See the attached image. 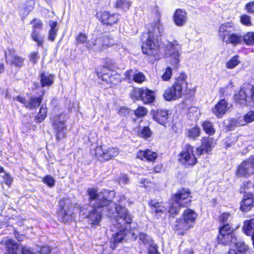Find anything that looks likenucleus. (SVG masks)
I'll list each match as a JSON object with an SVG mask.
<instances>
[{"mask_svg": "<svg viewBox=\"0 0 254 254\" xmlns=\"http://www.w3.org/2000/svg\"><path fill=\"white\" fill-rule=\"evenodd\" d=\"M7 52L10 56L11 60L9 62L7 61L8 56L7 53H5V57L7 63H9L10 65L14 66L17 68H21L24 64L25 59L22 56L15 55V50L13 48H8Z\"/></svg>", "mask_w": 254, "mask_h": 254, "instance_id": "22", "label": "nucleus"}, {"mask_svg": "<svg viewBox=\"0 0 254 254\" xmlns=\"http://www.w3.org/2000/svg\"><path fill=\"white\" fill-rule=\"evenodd\" d=\"M130 109L126 107H121L118 111V114L122 117H127L129 113Z\"/></svg>", "mask_w": 254, "mask_h": 254, "instance_id": "55", "label": "nucleus"}, {"mask_svg": "<svg viewBox=\"0 0 254 254\" xmlns=\"http://www.w3.org/2000/svg\"><path fill=\"white\" fill-rule=\"evenodd\" d=\"M87 35L84 33L79 32L75 37V44L76 46L83 45L87 42Z\"/></svg>", "mask_w": 254, "mask_h": 254, "instance_id": "42", "label": "nucleus"}, {"mask_svg": "<svg viewBox=\"0 0 254 254\" xmlns=\"http://www.w3.org/2000/svg\"><path fill=\"white\" fill-rule=\"evenodd\" d=\"M179 45L176 40H174L173 42H169L166 46V51H167L170 56L175 50H178L176 47Z\"/></svg>", "mask_w": 254, "mask_h": 254, "instance_id": "46", "label": "nucleus"}, {"mask_svg": "<svg viewBox=\"0 0 254 254\" xmlns=\"http://www.w3.org/2000/svg\"><path fill=\"white\" fill-rule=\"evenodd\" d=\"M171 200L183 208L189 207L192 202L191 191L189 188H181L172 195Z\"/></svg>", "mask_w": 254, "mask_h": 254, "instance_id": "13", "label": "nucleus"}, {"mask_svg": "<svg viewBox=\"0 0 254 254\" xmlns=\"http://www.w3.org/2000/svg\"><path fill=\"white\" fill-rule=\"evenodd\" d=\"M235 244V249H234L237 253L239 254H246V252L249 250V247L248 245L243 242H235L233 243Z\"/></svg>", "mask_w": 254, "mask_h": 254, "instance_id": "39", "label": "nucleus"}, {"mask_svg": "<svg viewBox=\"0 0 254 254\" xmlns=\"http://www.w3.org/2000/svg\"><path fill=\"white\" fill-rule=\"evenodd\" d=\"M47 114L48 108L46 105H42L40 107L38 113L34 117L35 121L37 123H42L47 118Z\"/></svg>", "mask_w": 254, "mask_h": 254, "instance_id": "32", "label": "nucleus"}, {"mask_svg": "<svg viewBox=\"0 0 254 254\" xmlns=\"http://www.w3.org/2000/svg\"><path fill=\"white\" fill-rule=\"evenodd\" d=\"M194 146L191 144H186L178 155L179 162L188 167H192L196 165L198 163V159L194 154Z\"/></svg>", "mask_w": 254, "mask_h": 254, "instance_id": "12", "label": "nucleus"}, {"mask_svg": "<svg viewBox=\"0 0 254 254\" xmlns=\"http://www.w3.org/2000/svg\"><path fill=\"white\" fill-rule=\"evenodd\" d=\"M228 101L224 98L220 99L211 111L218 118H221L229 109Z\"/></svg>", "mask_w": 254, "mask_h": 254, "instance_id": "23", "label": "nucleus"}, {"mask_svg": "<svg viewBox=\"0 0 254 254\" xmlns=\"http://www.w3.org/2000/svg\"><path fill=\"white\" fill-rule=\"evenodd\" d=\"M58 220L64 224L69 223L72 221L73 210L57 211Z\"/></svg>", "mask_w": 254, "mask_h": 254, "instance_id": "26", "label": "nucleus"}, {"mask_svg": "<svg viewBox=\"0 0 254 254\" xmlns=\"http://www.w3.org/2000/svg\"><path fill=\"white\" fill-rule=\"evenodd\" d=\"M172 75V68L170 66H168L165 68V71L161 75V77L163 81H168L171 79Z\"/></svg>", "mask_w": 254, "mask_h": 254, "instance_id": "44", "label": "nucleus"}, {"mask_svg": "<svg viewBox=\"0 0 254 254\" xmlns=\"http://www.w3.org/2000/svg\"><path fill=\"white\" fill-rule=\"evenodd\" d=\"M63 113L54 116L52 119V127L54 129L56 139L57 142L66 136V125L65 120H61V117Z\"/></svg>", "mask_w": 254, "mask_h": 254, "instance_id": "16", "label": "nucleus"}, {"mask_svg": "<svg viewBox=\"0 0 254 254\" xmlns=\"http://www.w3.org/2000/svg\"><path fill=\"white\" fill-rule=\"evenodd\" d=\"M254 207V193L253 192H245L240 202V210L243 212L250 211Z\"/></svg>", "mask_w": 254, "mask_h": 254, "instance_id": "21", "label": "nucleus"}, {"mask_svg": "<svg viewBox=\"0 0 254 254\" xmlns=\"http://www.w3.org/2000/svg\"><path fill=\"white\" fill-rule=\"evenodd\" d=\"M54 75L49 74L46 75L45 72H42L40 74V85L42 87L50 86L54 82Z\"/></svg>", "mask_w": 254, "mask_h": 254, "instance_id": "30", "label": "nucleus"}, {"mask_svg": "<svg viewBox=\"0 0 254 254\" xmlns=\"http://www.w3.org/2000/svg\"><path fill=\"white\" fill-rule=\"evenodd\" d=\"M158 157L157 153L149 149L139 150L136 155V158L141 161L154 163Z\"/></svg>", "mask_w": 254, "mask_h": 254, "instance_id": "24", "label": "nucleus"}, {"mask_svg": "<svg viewBox=\"0 0 254 254\" xmlns=\"http://www.w3.org/2000/svg\"><path fill=\"white\" fill-rule=\"evenodd\" d=\"M150 115L154 121L162 126H165L169 122L171 113L167 109L157 108L151 110Z\"/></svg>", "mask_w": 254, "mask_h": 254, "instance_id": "17", "label": "nucleus"}, {"mask_svg": "<svg viewBox=\"0 0 254 254\" xmlns=\"http://www.w3.org/2000/svg\"><path fill=\"white\" fill-rule=\"evenodd\" d=\"M173 18L174 23L177 26H182L187 21V13L185 9H177L174 13Z\"/></svg>", "mask_w": 254, "mask_h": 254, "instance_id": "25", "label": "nucleus"}, {"mask_svg": "<svg viewBox=\"0 0 254 254\" xmlns=\"http://www.w3.org/2000/svg\"><path fill=\"white\" fill-rule=\"evenodd\" d=\"M234 30L235 25L232 21L226 22L220 25L218 36L223 43L236 46L243 41L247 46H254V32H248L242 36L239 33L232 32Z\"/></svg>", "mask_w": 254, "mask_h": 254, "instance_id": "4", "label": "nucleus"}, {"mask_svg": "<svg viewBox=\"0 0 254 254\" xmlns=\"http://www.w3.org/2000/svg\"><path fill=\"white\" fill-rule=\"evenodd\" d=\"M238 127L237 126L236 122L235 119H232L230 120L229 124L226 126V128L228 130H233L235 127Z\"/></svg>", "mask_w": 254, "mask_h": 254, "instance_id": "58", "label": "nucleus"}, {"mask_svg": "<svg viewBox=\"0 0 254 254\" xmlns=\"http://www.w3.org/2000/svg\"><path fill=\"white\" fill-rule=\"evenodd\" d=\"M130 97L136 101H141L144 104L153 103L156 99V94L154 90L147 87H134L130 93Z\"/></svg>", "mask_w": 254, "mask_h": 254, "instance_id": "10", "label": "nucleus"}, {"mask_svg": "<svg viewBox=\"0 0 254 254\" xmlns=\"http://www.w3.org/2000/svg\"><path fill=\"white\" fill-rule=\"evenodd\" d=\"M181 208L183 207L180 204H177L175 201H172L169 203L167 212L170 217L174 218L180 214Z\"/></svg>", "mask_w": 254, "mask_h": 254, "instance_id": "31", "label": "nucleus"}, {"mask_svg": "<svg viewBox=\"0 0 254 254\" xmlns=\"http://www.w3.org/2000/svg\"><path fill=\"white\" fill-rule=\"evenodd\" d=\"M134 114L137 119L143 118L147 115L148 110L145 107L139 106L134 111Z\"/></svg>", "mask_w": 254, "mask_h": 254, "instance_id": "43", "label": "nucleus"}, {"mask_svg": "<svg viewBox=\"0 0 254 254\" xmlns=\"http://www.w3.org/2000/svg\"><path fill=\"white\" fill-rule=\"evenodd\" d=\"M201 130L197 125L188 128L186 131V135L191 139H195L200 135Z\"/></svg>", "mask_w": 254, "mask_h": 254, "instance_id": "35", "label": "nucleus"}, {"mask_svg": "<svg viewBox=\"0 0 254 254\" xmlns=\"http://www.w3.org/2000/svg\"><path fill=\"white\" fill-rule=\"evenodd\" d=\"M44 94L45 92L43 90L42 93L39 96L31 95L29 96L28 100H26L24 96L20 95L16 96L14 99L22 104L26 109L34 110L41 106Z\"/></svg>", "mask_w": 254, "mask_h": 254, "instance_id": "15", "label": "nucleus"}, {"mask_svg": "<svg viewBox=\"0 0 254 254\" xmlns=\"http://www.w3.org/2000/svg\"><path fill=\"white\" fill-rule=\"evenodd\" d=\"M124 239V236L120 232H117L113 235V240L120 243Z\"/></svg>", "mask_w": 254, "mask_h": 254, "instance_id": "59", "label": "nucleus"}, {"mask_svg": "<svg viewBox=\"0 0 254 254\" xmlns=\"http://www.w3.org/2000/svg\"><path fill=\"white\" fill-rule=\"evenodd\" d=\"M147 204L150 208V213L157 219L161 217L167 210L164 202L159 201L156 199H149Z\"/></svg>", "mask_w": 254, "mask_h": 254, "instance_id": "18", "label": "nucleus"}, {"mask_svg": "<svg viewBox=\"0 0 254 254\" xmlns=\"http://www.w3.org/2000/svg\"><path fill=\"white\" fill-rule=\"evenodd\" d=\"M145 28L146 32L142 33L141 38V51L143 54L155 59L164 47L161 37L164 35L165 28L159 18L146 24Z\"/></svg>", "mask_w": 254, "mask_h": 254, "instance_id": "1", "label": "nucleus"}, {"mask_svg": "<svg viewBox=\"0 0 254 254\" xmlns=\"http://www.w3.org/2000/svg\"><path fill=\"white\" fill-rule=\"evenodd\" d=\"M233 101L236 105L240 107H244L249 105L250 101L249 100V94L247 85L241 87L233 95Z\"/></svg>", "mask_w": 254, "mask_h": 254, "instance_id": "19", "label": "nucleus"}, {"mask_svg": "<svg viewBox=\"0 0 254 254\" xmlns=\"http://www.w3.org/2000/svg\"><path fill=\"white\" fill-rule=\"evenodd\" d=\"M197 213L189 207L185 209L181 217L176 219L173 230L179 236L184 235L188 231L192 228L196 222Z\"/></svg>", "mask_w": 254, "mask_h": 254, "instance_id": "6", "label": "nucleus"}, {"mask_svg": "<svg viewBox=\"0 0 254 254\" xmlns=\"http://www.w3.org/2000/svg\"><path fill=\"white\" fill-rule=\"evenodd\" d=\"M235 121L237 124V127H241L246 125L245 122H244V120H241L240 118L237 119H235Z\"/></svg>", "mask_w": 254, "mask_h": 254, "instance_id": "62", "label": "nucleus"}, {"mask_svg": "<svg viewBox=\"0 0 254 254\" xmlns=\"http://www.w3.org/2000/svg\"><path fill=\"white\" fill-rule=\"evenodd\" d=\"M188 76L185 72H181L175 78L174 82L164 91V99L170 102L181 99L185 96L186 99H193L196 92L195 87L188 88Z\"/></svg>", "mask_w": 254, "mask_h": 254, "instance_id": "3", "label": "nucleus"}, {"mask_svg": "<svg viewBox=\"0 0 254 254\" xmlns=\"http://www.w3.org/2000/svg\"><path fill=\"white\" fill-rule=\"evenodd\" d=\"M21 254H35L33 253L31 250L25 248L23 247L21 250Z\"/></svg>", "mask_w": 254, "mask_h": 254, "instance_id": "64", "label": "nucleus"}, {"mask_svg": "<svg viewBox=\"0 0 254 254\" xmlns=\"http://www.w3.org/2000/svg\"><path fill=\"white\" fill-rule=\"evenodd\" d=\"M152 133L153 132L148 126H144L138 131V135L144 139H147L151 137Z\"/></svg>", "mask_w": 254, "mask_h": 254, "instance_id": "40", "label": "nucleus"}, {"mask_svg": "<svg viewBox=\"0 0 254 254\" xmlns=\"http://www.w3.org/2000/svg\"><path fill=\"white\" fill-rule=\"evenodd\" d=\"M243 120L246 124L251 123L254 121V110H250L243 117Z\"/></svg>", "mask_w": 254, "mask_h": 254, "instance_id": "50", "label": "nucleus"}, {"mask_svg": "<svg viewBox=\"0 0 254 254\" xmlns=\"http://www.w3.org/2000/svg\"><path fill=\"white\" fill-rule=\"evenodd\" d=\"M240 21L242 25L248 27H250L252 25L251 18L247 14H243L240 15Z\"/></svg>", "mask_w": 254, "mask_h": 254, "instance_id": "45", "label": "nucleus"}, {"mask_svg": "<svg viewBox=\"0 0 254 254\" xmlns=\"http://www.w3.org/2000/svg\"><path fill=\"white\" fill-rule=\"evenodd\" d=\"M132 80L136 83L140 84L145 80V76L141 72L135 73L132 76Z\"/></svg>", "mask_w": 254, "mask_h": 254, "instance_id": "48", "label": "nucleus"}, {"mask_svg": "<svg viewBox=\"0 0 254 254\" xmlns=\"http://www.w3.org/2000/svg\"><path fill=\"white\" fill-rule=\"evenodd\" d=\"M117 68L115 62L108 61L105 64L98 66L95 73L103 84L108 85L110 88H114L120 85L122 81L121 73L116 71Z\"/></svg>", "mask_w": 254, "mask_h": 254, "instance_id": "5", "label": "nucleus"}, {"mask_svg": "<svg viewBox=\"0 0 254 254\" xmlns=\"http://www.w3.org/2000/svg\"><path fill=\"white\" fill-rule=\"evenodd\" d=\"M203 130L209 136L213 135L216 132L213 123L209 120H205L201 123Z\"/></svg>", "mask_w": 254, "mask_h": 254, "instance_id": "33", "label": "nucleus"}, {"mask_svg": "<svg viewBox=\"0 0 254 254\" xmlns=\"http://www.w3.org/2000/svg\"><path fill=\"white\" fill-rule=\"evenodd\" d=\"M95 17L102 25L107 27H111L118 24L121 19L120 14L108 10L97 11Z\"/></svg>", "mask_w": 254, "mask_h": 254, "instance_id": "11", "label": "nucleus"}, {"mask_svg": "<svg viewBox=\"0 0 254 254\" xmlns=\"http://www.w3.org/2000/svg\"><path fill=\"white\" fill-rule=\"evenodd\" d=\"M59 208L57 211L73 210L74 206L68 197L60 199L58 201Z\"/></svg>", "mask_w": 254, "mask_h": 254, "instance_id": "28", "label": "nucleus"}, {"mask_svg": "<svg viewBox=\"0 0 254 254\" xmlns=\"http://www.w3.org/2000/svg\"><path fill=\"white\" fill-rule=\"evenodd\" d=\"M212 148V139L209 137H202L200 145L195 148L196 155L199 157L204 154H210Z\"/></svg>", "mask_w": 254, "mask_h": 254, "instance_id": "20", "label": "nucleus"}, {"mask_svg": "<svg viewBox=\"0 0 254 254\" xmlns=\"http://www.w3.org/2000/svg\"><path fill=\"white\" fill-rule=\"evenodd\" d=\"M86 193L89 201H94L92 206V209L89 211L86 218L90 220L92 226L95 228L99 225L102 218V212L98 209L108 207L113 202L115 192L105 189L98 192L96 188H89Z\"/></svg>", "mask_w": 254, "mask_h": 254, "instance_id": "2", "label": "nucleus"}, {"mask_svg": "<svg viewBox=\"0 0 254 254\" xmlns=\"http://www.w3.org/2000/svg\"><path fill=\"white\" fill-rule=\"evenodd\" d=\"M230 214L228 212H223L219 216V221L222 225L227 224L228 219Z\"/></svg>", "mask_w": 254, "mask_h": 254, "instance_id": "54", "label": "nucleus"}, {"mask_svg": "<svg viewBox=\"0 0 254 254\" xmlns=\"http://www.w3.org/2000/svg\"><path fill=\"white\" fill-rule=\"evenodd\" d=\"M140 184H142L141 187L146 189L152 188L154 186L153 183L148 179H142L140 181Z\"/></svg>", "mask_w": 254, "mask_h": 254, "instance_id": "52", "label": "nucleus"}, {"mask_svg": "<svg viewBox=\"0 0 254 254\" xmlns=\"http://www.w3.org/2000/svg\"><path fill=\"white\" fill-rule=\"evenodd\" d=\"M42 182L50 188L54 187L55 185V180L53 177L49 175H46L42 179Z\"/></svg>", "mask_w": 254, "mask_h": 254, "instance_id": "47", "label": "nucleus"}, {"mask_svg": "<svg viewBox=\"0 0 254 254\" xmlns=\"http://www.w3.org/2000/svg\"><path fill=\"white\" fill-rule=\"evenodd\" d=\"M30 37L32 40L35 42L38 47H43L45 42V36L41 34L39 31L31 32Z\"/></svg>", "mask_w": 254, "mask_h": 254, "instance_id": "34", "label": "nucleus"}, {"mask_svg": "<svg viewBox=\"0 0 254 254\" xmlns=\"http://www.w3.org/2000/svg\"><path fill=\"white\" fill-rule=\"evenodd\" d=\"M131 5V2L128 0H116L114 3V7L127 11L129 9Z\"/></svg>", "mask_w": 254, "mask_h": 254, "instance_id": "36", "label": "nucleus"}, {"mask_svg": "<svg viewBox=\"0 0 254 254\" xmlns=\"http://www.w3.org/2000/svg\"><path fill=\"white\" fill-rule=\"evenodd\" d=\"M29 24L32 25L31 32H38L43 29V21L39 18H33L30 21Z\"/></svg>", "mask_w": 254, "mask_h": 254, "instance_id": "37", "label": "nucleus"}, {"mask_svg": "<svg viewBox=\"0 0 254 254\" xmlns=\"http://www.w3.org/2000/svg\"><path fill=\"white\" fill-rule=\"evenodd\" d=\"M243 231L248 236H254V218L244 221Z\"/></svg>", "mask_w": 254, "mask_h": 254, "instance_id": "29", "label": "nucleus"}, {"mask_svg": "<svg viewBox=\"0 0 254 254\" xmlns=\"http://www.w3.org/2000/svg\"><path fill=\"white\" fill-rule=\"evenodd\" d=\"M170 65L174 69H178L179 66V53L178 50H175L171 56L170 62Z\"/></svg>", "mask_w": 254, "mask_h": 254, "instance_id": "38", "label": "nucleus"}, {"mask_svg": "<svg viewBox=\"0 0 254 254\" xmlns=\"http://www.w3.org/2000/svg\"><path fill=\"white\" fill-rule=\"evenodd\" d=\"M254 173V155L244 160L236 168L235 173L237 178H248Z\"/></svg>", "mask_w": 254, "mask_h": 254, "instance_id": "14", "label": "nucleus"}, {"mask_svg": "<svg viewBox=\"0 0 254 254\" xmlns=\"http://www.w3.org/2000/svg\"><path fill=\"white\" fill-rule=\"evenodd\" d=\"M28 58L33 64H35L37 63L40 56L38 52L33 51L29 53Z\"/></svg>", "mask_w": 254, "mask_h": 254, "instance_id": "51", "label": "nucleus"}, {"mask_svg": "<svg viewBox=\"0 0 254 254\" xmlns=\"http://www.w3.org/2000/svg\"><path fill=\"white\" fill-rule=\"evenodd\" d=\"M248 93L249 94V100L254 105V84H247Z\"/></svg>", "mask_w": 254, "mask_h": 254, "instance_id": "49", "label": "nucleus"}, {"mask_svg": "<svg viewBox=\"0 0 254 254\" xmlns=\"http://www.w3.org/2000/svg\"><path fill=\"white\" fill-rule=\"evenodd\" d=\"M245 9L248 13H254V1H252L246 3L245 5Z\"/></svg>", "mask_w": 254, "mask_h": 254, "instance_id": "57", "label": "nucleus"}, {"mask_svg": "<svg viewBox=\"0 0 254 254\" xmlns=\"http://www.w3.org/2000/svg\"><path fill=\"white\" fill-rule=\"evenodd\" d=\"M58 31V30L50 29L48 32V40L50 41L54 42L55 40V38L57 36Z\"/></svg>", "mask_w": 254, "mask_h": 254, "instance_id": "56", "label": "nucleus"}, {"mask_svg": "<svg viewBox=\"0 0 254 254\" xmlns=\"http://www.w3.org/2000/svg\"><path fill=\"white\" fill-rule=\"evenodd\" d=\"M115 210L117 214L115 218L122 231L130 229V225L133 222V216L127 209L120 204H117Z\"/></svg>", "mask_w": 254, "mask_h": 254, "instance_id": "8", "label": "nucleus"}, {"mask_svg": "<svg viewBox=\"0 0 254 254\" xmlns=\"http://www.w3.org/2000/svg\"><path fill=\"white\" fill-rule=\"evenodd\" d=\"M4 246L6 253L8 254H17L19 246L13 240L10 239L5 240Z\"/></svg>", "mask_w": 254, "mask_h": 254, "instance_id": "27", "label": "nucleus"}, {"mask_svg": "<svg viewBox=\"0 0 254 254\" xmlns=\"http://www.w3.org/2000/svg\"><path fill=\"white\" fill-rule=\"evenodd\" d=\"M133 71L132 69H129L127 70L124 73L125 75V79L131 80V76L133 73Z\"/></svg>", "mask_w": 254, "mask_h": 254, "instance_id": "60", "label": "nucleus"}, {"mask_svg": "<svg viewBox=\"0 0 254 254\" xmlns=\"http://www.w3.org/2000/svg\"><path fill=\"white\" fill-rule=\"evenodd\" d=\"M57 25H58V23L57 21L50 20L49 21V25L50 27V30H58V29L57 28H56V27L57 26Z\"/></svg>", "mask_w": 254, "mask_h": 254, "instance_id": "61", "label": "nucleus"}, {"mask_svg": "<svg viewBox=\"0 0 254 254\" xmlns=\"http://www.w3.org/2000/svg\"><path fill=\"white\" fill-rule=\"evenodd\" d=\"M2 179L4 181L5 184L6 186L10 188L11 187V183L13 181V178L11 176L9 173L7 172H4V175L2 176Z\"/></svg>", "mask_w": 254, "mask_h": 254, "instance_id": "53", "label": "nucleus"}, {"mask_svg": "<svg viewBox=\"0 0 254 254\" xmlns=\"http://www.w3.org/2000/svg\"><path fill=\"white\" fill-rule=\"evenodd\" d=\"M237 240L235 230L229 224L222 225L219 227L217 242L219 244L229 246Z\"/></svg>", "mask_w": 254, "mask_h": 254, "instance_id": "9", "label": "nucleus"}, {"mask_svg": "<svg viewBox=\"0 0 254 254\" xmlns=\"http://www.w3.org/2000/svg\"><path fill=\"white\" fill-rule=\"evenodd\" d=\"M163 170V165L159 164L154 167L153 171L155 173H160Z\"/></svg>", "mask_w": 254, "mask_h": 254, "instance_id": "63", "label": "nucleus"}, {"mask_svg": "<svg viewBox=\"0 0 254 254\" xmlns=\"http://www.w3.org/2000/svg\"><path fill=\"white\" fill-rule=\"evenodd\" d=\"M90 153L93 158L101 163L114 160L120 153L118 147H107L104 144L96 145L90 150Z\"/></svg>", "mask_w": 254, "mask_h": 254, "instance_id": "7", "label": "nucleus"}, {"mask_svg": "<svg viewBox=\"0 0 254 254\" xmlns=\"http://www.w3.org/2000/svg\"><path fill=\"white\" fill-rule=\"evenodd\" d=\"M239 58V56L238 55L233 56L226 63V67L229 69H233L236 67L240 63Z\"/></svg>", "mask_w": 254, "mask_h": 254, "instance_id": "41", "label": "nucleus"}]
</instances>
